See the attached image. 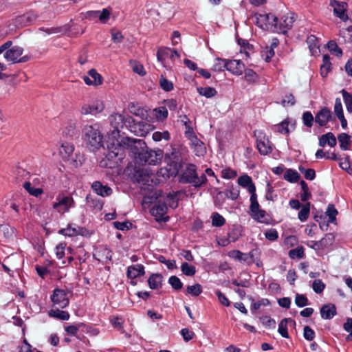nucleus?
Masks as SVG:
<instances>
[{"instance_id": "33", "label": "nucleus", "mask_w": 352, "mask_h": 352, "mask_svg": "<svg viewBox=\"0 0 352 352\" xmlns=\"http://www.w3.org/2000/svg\"><path fill=\"white\" fill-rule=\"evenodd\" d=\"M74 145L67 142H63L60 148V153L63 158L69 157L74 152Z\"/></svg>"}, {"instance_id": "38", "label": "nucleus", "mask_w": 352, "mask_h": 352, "mask_svg": "<svg viewBox=\"0 0 352 352\" xmlns=\"http://www.w3.org/2000/svg\"><path fill=\"white\" fill-rule=\"evenodd\" d=\"M300 177L298 173L293 169H287L284 175V179L291 183L297 182Z\"/></svg>"}, {"instance_id": "51", "label": "nucleus", "mask_w": 352, "mask_h": 352, "mask_svg": "<svg viewBox=\"0 0 352 352\" xmlns=\"http://www.w3.org/2000/svg\"><path fill=\"white\" fill-rule=\"evenodd\" d=\"M343 329L349 333L346 338L345 340L346 342L352 341V318H347L346 322L343 324Z\"/></svg>"}, {"instance_id": "9", "label": "nucleus", "mask_w": 352, "mask_h": 352, "mask_svg": "<svg viewBox=\"0 0 352 352\" xmlns=\"http://www.w3.org/2000/svg\"><path fill=\"white\" fill-rule=\"evenodd\" d=\"M152 174L146 168H135L132 176L134 182L142 185H149L150 182H153Z\"/></svg>"}, {"instance_id": "29", "label": "nucleus", "mask_w": 352, "mask_h": 352, "mask_svg": "<svg viewBox=\"0 0 352 352\" xmlns=\"http://www.w3.org/2000/svg\"><path fill=\"white\" fill-rule=\"evenodd\" d=\"M23 186L30 195H32L35 197H38L43 193V190L42 188H36L32 186V183L30 182H25Z\"/></svg>"}, {"instance_id": "6", "label": "nucleus", "mask_w": 352, "mask_h": 352, "mask_svg": "<svg viewBox=\"0 0 352 352\" xmlns=\"http://www.w3.org/2000/svg\"><path fill=\"white\" fill-rule=\"evenodd\" d=\"M23 49L21 47L15 45L4 53L5 59L12 63H25L28 60L27 56L21 57L23 54Z\"/></svg>"}, {"instance_id": "1", "label": "nucleus", "mask_w": 352, "mask_h": 352, "mask_svg": "<svg viewBox=\"0 0 352 352\" xmlns=\"http://www.w3.org/2000/svg\"><path fill=\"white\" fill-rule=\"evenodd\" d=\"M122 144L130 147L131 153L139 164L156 165L163 157L162 150L149 149L143 140L124 138Z\"/></svg>"}, {"instance_id": "57", "label": "nucleus", "mask_w": 352, "mask_h": 352, "mask_svg": "<svg viewBox=\"0 0 352 352\" xmlns=\"http://www.w3.org/2000/svg\"><path fill=\"white\" fill-rule=\"evenodd\" d=\"M85 326V324L80 322L76 324L67 326L65 328V330L68 334L71 336H76L78 329Z\"/></svg>"}, {"instance_id": "49", "label": "nucleus", "mask_w": 352, "mask_h": 352, "mask_svg": "<svg viewBox=\"0 0 352 352\" xmlns=\"http://www.w3.org/2000/svg\"><path fill=\"white\" fill-rule=\"evenodd\" d=\"M226 223V219L218 212H214L212 215V225L215 227H221Z\"/></svg>"}, {"instance_id": "32", "label": "nucleus", "mask_w": 352, "mask_h": 352, "mask_svg": "<svg viewBox=\"0 0 352 352\" xmlns=\"http://www.w3.org/2000/svg\"><path fill=\"white\" fill-rule=\"evenodd\" d=\"M289 322H293L295 324V322L291 318H284L283 319L279 324L278 331L283 338H288L289 333L287 331V323Z\"/></svg>"}, {"instance_id": "17", "label": "nucleus", "mask_w": 352, "mask_h": 352, "mask_svg": "<svg viewBox=\"0 0 352 352\" xmlns=\"http://www.w3.org/2000/svg\"><path fill=\"white\" fill-rule=\"evenodd\" d=\"M93 190L98 195L108 197L113 192L112 189L107 185H103L100 182L96 181L91 185Z\"/></svg>"}, {"instance_id": "28", "label": "nucleus", "mask_w": 352, "mask_h": 352, "mask_svg": "<svg viewBox=\"0 0 352 352\" xmlns=\"http://www.w3.org/2000/svg\"><path fill=\"white\" fill-rule=\"evenodd\" d=\"M192 146L197 156H203L206 152L204 144L198 138H194L191 142Z\"/></svg>"}, {"instance_id": "63", "label": "nucleus", "mask_w": 352, "mask_h": 352, "mask_svg": "<svg viewBox=\"0 0 352 352\" xmlns=\"http://www.w3.org/2000/svg\"><path fill=\"white\" fill-rule=\"evenodd\" d=\"M288 122L287 120H284L275 126V130L280 133H289V131L288 129Z\"/></svg>"}, {"instance_id": "2", "label": "nucleus", "mask_w": 352, "mask_h": 352, "mask_svg": "<svg viewBox=\"0 0 352 352\" xmlns=\"http://www.w3.org/2000/svg\"><path fill=\"white\" fill-rule=\"evenodd\" d=\"M82 133L83 139L91 151H94L102 146L103 137L97 124H86Z\"/></svg>"}, {"instance_id": "10", "label": "nucleus", "mask_w": 352, "mask_h": 352, "mask_svg": "<svg viewBox=\"0 0 352 352\" xmlns=\"http://www.w3.org/2000/svg\"><path fill=\"white\" fill-rule=\"evenodd\" d=\"M256 137L257 148L261 155H267L272 151V143L261 132L255 134Z\"/></svg>"}, {"instance_id": "58", "label": "nucleus", "mask_w": 352, "mask_h": 352, "mask_svg": "<svg viewBox=\"0 0 352 352\" xmlns=\"http://www.w3.org/2000/svg\"><path fill=\"white\" fill-rule=\"evenodd\" d=\"M169 284L175 290H179L183 287V283L180 279L176 276H171L168 279Z\"/></svg>"}, {"instance_id": "61", "label": "nucleus", "mask_w": 352, "mask_h": 352, "mask_svg": "<svg viewBox=\"0 0 352 352\" xmlns=\"http://www.w3.org/2000/svg\"><path fill=\"white\" fill-rule=\"evenodd\" d=\"M312 288L316 293L320 294L324 289L325 285L321 280L316 279L313 282Z\"/></svg>"}, {"instance_id": "46", "label": "nucleus", "mask_w": 352, "mask_h": 352, "mask_svg": "<svg viewBox=\"0 0 352 352\" xmlns=\"http://www.w3.org/2000/svg\"><path fill=\"white\" fill-rule=\"evenodd\" d=\"M181 270L186 276H191L195 274L196 268L188 263H183L181 265Z\"/></svg>"}, {"instance_id": "8", "label": "nucleus", "mask_w": 352, "mask_h": 352, "mask_svg": "<svg viewBox=\"0 0 352 352\" xmlns=\"http://www.w3.org/2000/svg\"><path fill=\"white\" fill-rule=\"evenodd\" d=\"M104 109V104L100 100H95L90 103L84 104L80 109L82 115L96 116L102 112Z\"/></svg>"}, {"instance_id": "15", "label": "nucleus", "mask_w": 352, "mask_h": 352, "mask_svg": "<svg viewBox=\"0 0 352 352\" xmlns=\"http://www.w3.org/2000/svg\"><path fill=\"white\" fill-rule=\"evenodd\" d=\"M332 112L327 107L322 108L315 116V122L320 126H324L331 120Z\"/></svg>"}, {"instance_id": "41", "label": "nucleus", "mask_w": 352, "mask_h": 352, "mask_svg": "<svg viewBox=\"0 0 352 352\" xmlns=\"http://www.w3.org/2000/svg\"><path fill=\"white\" fill-rule=\"evenodd\" d=\"M288 255L292 259L302 258L305 256L304 248L302 246H298L294 249L290 250Z\"/></svg>"}, {"instance_id": "31", "label": "nucleus", "mask_w": 352, "mask_h": 352, "mask_svg": "<svg viewBox=\"0 0 352 352\" xmlns=\"http://www.w3.org/2000/svg\"><path fill=\"white\" fill-rule=\"evenodd\" d=\"M338 140L340 142V147L343 151H346L349 148L351 144V136L345 133H342L338 135Z\"/></svg>"}, {"instance_id": "27", "label": "nucleus", "mask_w": 352, "mask_h": 352, "mask_svg": "<svg viewBox=\"0 0 352 352\" xmlns=\"http://www.w3.org/2000/svg\"><path fill=\"white\" fill-rule=\"evenodd\" d=\"M152 114L157 121L162 122L167 118L168 113L166 107L162 106L153 109Z\"/></svg>"}, {"instance_id": "60", "label": "nucleus", "mask_w": 352, "mask_h": 352, "mask_svg": "<svg viewBox=\"0 0 352 352\" xmlns=\"http://www.w3.org/2000/svg\"><path fill=\"white\" fill-rule=\"evenodd\" d=\"M58 233L68 236H74L77 235V228H72L71 226H68L66 228L60 229Z\"/></svg>"}, {"instance_id": "50", "label": "nucleus", "mask_w": 352, "mask_h": 352, "mask_svg": "<svg viewBox=\"0 0 352 352\" xmlns=\"http://www.w3.org/2000/svg\"><path fill=\"white\" fill-rule=\"evenodd\" d=\"M186 292L192 296H198L202 292V287L198 283L193 285H189L186 288Z\"/></svg>"}, {"instance_id": "7", "label": "nucleus", "mask_w": 352, "mask_h": 352, "mask_svg": "<svg viewBox=\"0 0 352 352\" xmlns=\"http://www.w3.org/2000/svg\"><path fill=\"white\" fill-rule=\"evenodd\" d=\"M109 122L114 129L119 131L120 129H122L124 126H131V124L134 122V120L129 116L113 113L109 116Z\"/></svg>"}, {"instance_id": "42", "label": "nucleus", "mask_w": 352, "mask_h": 352, "mask_svg": "<svg viewBox=\"0 0 352 352\" xmlns=\"http://www.w3.org/2000/svg\"><path fill=\"white\" fill-rule=\"evenodd\" d=\"M310 211V203L307 202L305 205L302 206V209L298 212V217L299 220L302 222L305 221L309 217Z\"/></svg>"}, {"instance_id": "4", "label": "nucleus", "mask_w": 352, "mask_h": 352, "mask_svg": "<svg viewBox=\"0 0 352 352\" xmlns=\"http://www.w3.org/2000/svg\"><path fill=\"white\" fill-rule=\"evenodd\" d=\"M75 201L70 195L59 193L56 197V201L52 204V208L60 215L68 212L71 208L75 207Z\"/></svg>"}, {"instance_id": "22", "label": "nucleus", "mask_w": 352, "mask_h": 352, "mask_svg": "<svg viewBox=\"0 0 352 352\" xmlns=\"http://www.w3.org/2000/svg\"><path fill=\"white\" fill-rule=\"evenodd\" d=\"M336 144V138L331 132L324 134L319 138V146L322 147H324L326 144H328L331 147H333Z\"/></svg>"}, {"instance_id": "44", "label": "nucleus", "mask_w": 352, "mask_h": 352, "mask_svg": "<svg viewBox=\"0 0 352 352\" xmlns=\"http://www.w3.org/2000/svg\"><path fill=\"white\" fill-rule=\"evenodd\" d=\"M167 210L168 208L165 204L159 203L153 208L152 212L154 215L162 217L166 213Z\"/></svg>"}, {"instance_id": "24", "label": "nucleus", "mask_w": 352, "mask_h": 352, "mask_svg": "<svg viewBox=\"0 0 352 352\" xmlns=\"http://www.w3.org/2000/svg\"><path fill=\"white\" fill-rule=\"evenodd\" d=\"M251 217L256 221L265 224H268L270 223V216L269 214L263 209H258L254 212L251 213Z\"/></svg>"}, {"instance_id": "23", "label": "nucleus", "mask_w": 352, "mask_h": 352, "mask_svg": "<svg viewBox=\"0 0 352 352\" xmlns=\"http://www.w3.org/2000/svg\"><path fill=\"white\" fill-rule=\"evenodd\" d=\"M163 276L161 274H152L148 279V284L151 289H156L162 287Z\"/></svg>"}, {"instance_id": "36", "label": "nucleus", "mask_w": 352, "mask_h": 352, "mask_svg": "<svg viewBox=\"0 0 352 352\" xmlns=\"http://www.w3.org/2000/svg\"><path fill=\"white\" fill-rule=\"evenodd\" d=\"M322 65L320 67V74L322 76L325 77L328 72L331 70V63L330 62V57L328 54H324L322 58Z\"/></svg>"}, {"instance_id": "30", "label": "nucleus", "mask_w": 352, "mask_h": 352, "mask_svg": "<svg viewBox=\"0 0 352 352\" xmlns=\"http://www.w3.org/2000/svg\"><path fill=\"white\" fill-rule=\"evenodd\" d=\"M98 256V258H96L99 261L104 262L105 261H111L112 258V252L107 248H102L98 252H97L96 254H94V256Z\"/></svg>"}, {"instance_id": "55", "label": "nucleus", "mask_w": 352, "mask_h": 352, "mask_svg": "<svg viewBox=\"0 0 352 352\" xmlns=\"http://www.w3.org/2000/svg\"><path fill=\"white\" fill-rule=\"evenodd\" d=\"M327 47L331 52L334 53L337 56L340 57L342 55V50L338 46L334 41H330L327 43Z\"/></svg>"}, {"instance_id": "64", "label": "nucleus", "mask_w": 352, "mask_h": 352, "mask_svg": "<svg viewBox=\"0 0 352 352\" xmlns=\"http://www.w3.org/2000/svg\"><path fill=\"white\" fill-rule=\"evenodd\" d=\"M303 336L308 341H311L315 338L314 331L309 326H305L303 329Z\"/></svg>"}, {"instance_id": "5", "label": "nucleus", "mask_w": 352, "mask_h": 352, "mask_svg": "<svg viewBox=\"0 0 352 352\" xmlns=\"http://www.w3.org/2000/svg\"><path fill=\"white\" fill-rule=\"evenodd\" d=\"M72 294V291L71 289L56 288L51 296L52 302L54 305L58 308L64 309L69 305V298L68 295Z\"/></svg>"}, {"instance_id": "26", "label": "nucleus", "mask_w": 352, "mask_h": 352, "mask_svg": "<svg viewBox=\"0 0 352 352\" xmlns=\"http://www.w3.org/2000/svg\"><path fill=\"white\" fill-rule=\"evenodd\" d=\"M77 121L70 120L67 123L63 131V135L65 137H73L76 133Z\"/></svg>"}, {"instance_id": "16", "label": "nucleus", "mask_w": 352, "mask_h": 352, "mask_svg": "<svg viewBox=\"0 0 352 352\" xmlns=\"http://www.w3.org/2000/svg\"><path fill=\"white\" fill-rule=\"evenodd\" d=\"M244 67V64L240 60H227L226 69L233 74H242Z\"/></svg>"}, {"instance_id": "34", "label": "nucleus", "mask_w": 352, "mask_h": 352, "mask_svg": "<svg viewBox=\"0 0 352 352\" xmlns=\"http://www.w3.org/2000/svg\"><path fill=\"white\" fill-rule=\"evenodd\" d=\"M50 317L59 319L61 320H67L69 318V314L67 311L60 310L58 307L57 309H52L49 312Z\"/></svg>"}, {"instance_id": "25", "label": "nucleus", "mask_w": 352, "mask_h": 352, "mask_svg": "<svg viewBox=\"0 0 352 352\" xmlns=\"http://www.w3.org/2000/svg\"><path fill=\"white\" fill-rule=\"evenodd\" d=\"M258 19H261L262 21H265V25H270L274 27V30H276L278 26V19L274 14H259V18Z\"/></svg>"}, {"instance_id": "12", "label": "nucleus", "mask_w": 352, "mask_h": 352, "mask_svg": "<svg viewBox=\"0 0 352 352\" xmlns=\"http://www.w3.org/2000/svg\"><path fill=\"white\" fill-rule=\"evenodd\" d=\"M330 6L333 8V14L343 21L348 20V15L346 14L347 9V3L345 2H340L336 0H331L329 3Z\"/></svg>"}, {"instance_id": "39", "label": "nucleus", "mask_w": 352, "mask_h": 352, "mask_svg": "<svg viewBox=\"0 0 352 352\" xmlns=\"http://www.w3.org/2000/svg\"><path fill=\"white\" fill-rule=\"evenodd\" d=\"M38 15L33 12H30L23 16H20L19 20L24 23L25 25H28L35 21Z\"/></svg>"}, {"instance_id": "21", "label": "nucleus", "mask_w": 352, "mask_h": 352, "mask_svg": "<svg viewBox=\"0 0 352 352\" xmlns=\"http://www.w3.org/2000/svg\"><path fill=\"white\" fill-rule=\"evenodd\" d=\"M129 110L132 114L140 117L142 120L148 119V111L140 106L135 104L134 103H130L129 104Z\"/></svg>"}, {"instance_id": "62", "label": "nucleus", "mask_w": 352, "mask_h": 352, "mask_svg": "<svg viewBox=\"0 0 352 352\" xmlns=\"http://www.w3.org/2000/svg\"><path fill=\"white\" fill-rule=\"evenodd\" d=\"M160 83L161 87L166 91H170L173 89V83L162 76L160 79Z\"/></svg>"}, {"instance_id": "37", "label": "nucleus", "mask_w": 352, "mask_h": 352, "mask_svg": "<svg viewBox=\"0 0 352 352\" xmlns=\"http://www.w3.org/2000/svg\"><path fill=\"white\" fill-rule=\"evenodd\" d=\"M197 90L199 95L205 96L207 98H212L217 94V90L211 87H197Z\"/></svg>"}, {"instance_id": "35", "label": "nucleus", "mask_w": 352, "mask_h": 352, "mask_svg": "<svg viewBox=\"0 0 352 352\" xmlns=\"http://www.w3.org/2000/svg\"><path fill=\"white\" fill-rule=\"evenodd\" d=\"M307 43L312 54L318 53L319 50L318 41L316 36L310 35L307 38Z\"/></svg>"}, {"instance_id": "53", "label": "nucleus", "mask_w": 352, "mask_h": 352, "mask_svg": "<svg viewBox=\"0 0 352 352\" xmlns=\"http://www.w3.org/2000/svg\"><path fill=\"white\" fill-rule=\"evenodd\" d=\"M153 139L155 142L161 141L162 140H168L170 139V133L168 131L163 132L155 131L153 133Z\"/></svg>"}, {"instance_id": "45", "label": "nucleus", "mask_w": 352, "mask_h": 352, "mask_svg": "<svg viewBox=\"0 0 352 352\" xmlns=\"http://www.w3.org/2000/svg\"><path fill=\"white\" fill-rule=\"evenodd\" d=\"M302 120L305 126L311 128L314 124L315 118H314L310 111H305L302 113Z\"/></svg>"}, {"instance_id": "3", "label": "nucleus", "mask_w": 352, "mask_h": 352, "mask_svg": "<svg viewBox=\"0 0 352 352\" xmlns=\"http://www.w3.org/2000/svg\"><path fill=\"white\" fill-rule=\"evenodd\" d=\"M180 182L184 184H190L195 188H199L206 183L207 178L204 173L201 176H198L196 166L194 164H190L184 170Z\"/></svg>"}, {"instance_id": "11", "label": "nucleus", "mask_w": 352, "mask_h": 352, "mask_svg": "<svg viewBox=\"0 0 352 352\" xmlns=\"http://www.w3.org/2000/svg\"><path fill=\"white\" fill-rule=\"evenodd\" d=\"M124 138H129L128 137H123L120 138V140H117V146H115L114 143L112 144L111 146H109V154L108 155L113 158V157H118V160H122L124 157V149H128L130 151V147L124 146L122 144V140H124Z\"/></svg>"}, {"instance_id": "48", "label": "nucleus", "mask_w": 352, "mask_h": 352, "mask_svg": "<svg viewBox=\"0 0 352 352\" xmlns=\"http://www.w3.org/2000/svg\"><path fill=\"white\" fill-rule=\"evenodd\" d=\"M89 76L91 78L94 86L101 85L103 80L102 76L97 72L95 69H91L88 72Z\"/></svg>"}, {"instance_id": "20", "label": "nucleus", "mask_w": 352, "mask_h": 352, "mask_svg": "<svg viewBox=\"0 0 352 352\" xmlns=\"http://www.w3.org/2000/svg\"><path fill=\"white\" fill-rule=\"evenodd\" d=\"M239 186L243 188H246L250 193L256 192V186L252 182V178L248 175H244L240 176L237 179Z\"/></svg>"}, {"instance_id": "40", "label": "nucleus", "mask_w": 352, "mask_h": 352, "mask_svg": "<svg viewBox=\"0 0 352 352\" xmlns=\"http://www.w3.org/2000/svg\"><path fill=\"white\" fill-rule=\"evenodd\" d=\"M341 93L346 106V109L349 113H352V94L347 92L345 89H342Z\"/></svg>"}, {"instance_id": "54", "label": "nucleus", "mask_w": 352, "mask_h": 352, "mask_svg": "<svg viewBox=\"0 0 352 352\" xmlns=\"http://www.w3.org/2000/svg\"><path fill=\"white\" fill-rule=\"evenodd\" d=\"M250 210L251 213L254 212L255 211L260 209L259 204L257 201V195L256 194V192L250 193Z\"/></svg>"}, {"instance_id": "13", "label": "nucleus", "mask_w": 352, "mask_h": 352, "mask_svg": "<svg viewBox=\"0 0 352 352\" xmlns=\"http://www.w3.org/2000/svg\"><path fill=\"white\" fill-rule=\"evenodd\" d=\"M295 18L294 14L284 15L280 19H278L276 31L285 34L292 27Z\"/></svg>"}, {"instance_id": "59", "label": "nucleus", "mask_w": 352, "mask_h": 352, "mask_svg": "<svg viewBox=\"0 0 352 352\" xmlns=\"http://www.w3.org/2000/svg\"><path fill=\"white\" fill-rule=\"evenodd\" d=\"M308 299L303 294H297L295 297V303L299 307H303L308 305Z\"/></svg>"}, {"instance_id": "47", "label": "nucleus", "mask_w": 352, "mask_h": 352, "mask_svg": "<svg viewBox=\"0 0 352 352\" xmlns=\"http://www.w3.org/2000/svg\"><path fill=\"white\" fill-rule=\"evenodd\" d=\"M226 65L227 60L217 58L214 60V63L212 69L214 72H222L224 70V69H226Z\"/></svg>"}, {"instance_id": "19", "label": "nucleus", "mask_w": 352, "mask_h": 352, "mask_svg": "<svg viewBox=\"0 0 352 352\" xmlns=\"http://www.w3.org/2000/svg\"><path fill=\"white\" fill-rule=\"evenodd\" d=\"M144 267L141 264H137L128 267L126 276L130 279H134L144 275Z\"/></svg>"}, {"instance_id": "52", "label": "nucleus", "mask_w": 352, "mask_h": 352, "mask_svg": "<svg viewBox=\"0 0 352 352\" xmlns=\"http://www.w3.org/2000/svg\"><path fill=\"white\" fill-rule=\"evenodd\" d=\"M225 194L228 198L235 200L239 196V190L237 187L231 186L229 188L226 189Z\"/></svg>"}, {"instance_id": "56", "label": "nucleus", "mask_w": 352, "mask_h": 352, "mask_svg": "<svg viewBox=\"0 0 352 352\" xmlns=\"http://www.w3.org/2000/svg\"><path fill=\"white\" fill-rule=\"evenodd\" d=\"M299 170L304 174L305 178L308 180H313L316 177V172L312 168L306 169L303 166H299Z\"/></svg>"}, {"instance_id": "14", "label": "nucleus", "mask_w": 352, "mask_h": 352, "mask_svg": "<svg viewBox=\"0 0 352 352\" xmlns=\"http://www.w3.org/2000/svg\"><path fill=\"white\" fill-rule=\"evenodd\" d=\"M157 58L160 63H164L167 58L174 60L175 58H179V54L176 50L162 47L157 52Z\"/></svg>"}, {"instance_id": "43", "label": "nucleus", "mask_w": 352, "mask_h": 352, "mask_svg": "<svg viewBox=\"0 0 352 352\" xmlns=\"http://www.w3.org/2000/svg\"><path fill=\"white\" fill-rule=\"evenodd\" d=\"M229 256L235 260L248 262L249 256L247 254L243 253L239 250H233L230 252Z\"/></svg>"}, {"instance_id": "18", "label": "nucleus", "mask_w": 352, "mask_h": 352, "mask_svg": "<svg viewBox=\"0 0 352 352\" xmlns=\"http://www.w3.org/2000/svg\"><path fill=\"white\" fill-rule=\"evenodd\" d=\"M320 312L322 318L330 320L337 314L336 307L332 303L325 304L320 308Z\"/></svg>"}]
</instances>
